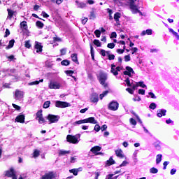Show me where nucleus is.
Wrapping results in <instances>:
<instances>
[{"label":"nucleus","mask_w":179,"mask_h":179,"mask_svg":"<svg viewBox=\"0 0 179 179\" xmlns=\"http://www.w3.org/2000/svg\"><path fill=\"white\" fill-rule=\"evenodd\" d=\"M118 107H120V104L118 102L114 101H111L108 106V110H110L111 111H117Z\"/></svg>","instance_id":"7"},{"label":"nucleus","mask_w":179,"mask_h":179,"mask_svg":"<svg viewBox=\"0 0 179 179\" xmlns=\"http://www.w3.org/2000/svg\"><path fill=\"white\" fill-rule=\"evenodd\" d=\"M36 120L40 124H45V119L43 117L42 110H40L36 113Z\"/></svg>","instance_id":"8"},{"label":"nucleus","mask_w":179,"mask_h":179,"mask_svg":"<svg viewBox=\"0 0 179 179\" xmlns=\"http://www.w3.org/2000/svg\"><path fill=\"white\" fill-rule=\"evenodd\" d=\"M13 107L14 108H15V110H20V106H17V105H16L15 103H13Z\"/></svg>","instance_id":"58"},{"label":"nucleus","mask_w":179,"mask_h":179,"mask_svg":"<svg viewBox=\"0 0 179 179\" xmlns=\"http://www.w3.org/2000/svg\"><path fill=\"white\" fill-rule=\"evenodd\" d=\"M107 47L108 48H110L111 50H113V48L115 47V44H114V43H110L107 45Z\"/></svg>","instance_id":"42"},{"label":"nucleus","mask_w":179,"mask_h":179,"mask_svg":"<svg viewBox=\"0 0 179 179\" xmlns=\"http://www.w3.org/2000/svg\"><path fill=\"white\" fill-rule=\"evenodd\" d=\"M13 45H15V41L14 39H12L9 41L8 45L6 47L7 50H10V48H13Z\"/></svg>","instance_id":"22"},{"label":"nucleus","mask_w":179,"mask_h":179,"mask_svg":"<svg viewBox=\"0 0 179 179\" xmlns=\"http://www.w3.org/2000/svg\"><path fill=\"white\" fill-rule=\"evenodd\" d=\"M94 34L97 38H99L100 36H101V31H100L99 29H96L94 31Z\"/></svg>","instance_id":"36"},{"label":"nucleus","mask_w":179,"mask_h":179,"mask_svg":"<svg viewBox=\"0 0 179 179\" xmlns=\"http://www.w3.org/2000/svg\"><path fill=\"white\" fill-rule=\"evenodd\" d=\"M55 107L59 108H65L66 107H71V103L65 101H57L55 102Z\"/></svg>","instance_id":"6"},{"label":"nucleus","mask_w":179,"mask_h":179,"mask_svg":"<svg viewBox=\"0 0 179 179\" xmlns=\"http://www.w3.org/2000/svg\"><path fill=\"white\" fill-rule=\"evenodd\" d=\"M36 26L39 29H43L44 27V24L41 22V21H37L36 22Z\"/></svg>","instance_id":"34"},{"label":"nucleus","mask_w":179,"mask_h":179,"mask_svg":"<svg viewBox=\"0 0 179 179\" xmlns=\"http://www.w3.org/2000/svg\"><path fill=\"white\" fill-rule=\"evenodd\" d=\"M107 94H108V90L104 91L102 94H101L99 95L101 100H103V98L106 97V96H107Z\"/></svg>","instance_id":"32"},{"label":"nucleus","mask_w":179,"mask_h":179,"mask_svg":"<svg viewBox=\"0 0 179 179\" xmlns=\"http://www.w3.org/2000/svg\"><path fill=\"white\" fill-rule=\"evenodd\" d=\"M155 146L156 149L159 150V149H160V141H157L156 143H155Z\"/></svg>","instance_id":"46"},{"label":"nucleus","mask_w":179,"mask_h":179,"mask_svg":"<svg viewBox=\"0 0 179 179\" xmlns=\"http://www.w3.org/2000/svg\"><path fill=\"white\" fill-rule=\"evenodd\" d=\"M59 115H55L52 114H49L46 117V119L49 121L50 124L57 123L58 121H59Z\"/></svg>","instance_id":"5"},{"label":"nucleus","mask_w":179,"mask_h":179,"mask_svg":"<svg viewBox=\"0 0 179 179\" xmlns=\"http://www.w3.org/2000/svg\"><path fill=\"white\" fill-rule=\"evenodd\" d=\"M156 107H157L156 103H151L150 106H149V108H150L151 110H155Z\"/></svg>","instance_id":"40"},{"label":"nucleus","mask_w":179,"mask_h":179,"mask_svg":"<svg viewBox=\"0 0 179 179\" xmlns=\"http://www.w3.org/2000/svg\"><path fill=\"white\" fill-rule=\"evenodd\" d=\"M99 83L105 89H107L108 87V84L106 83V80H107V74L104 73H99Z\"/></svg>","instance_id":"2"},{"label":"nucleus","mask_w":179,"mask_h":179,"mask_svg":"<svg viewBox=\"0 0 179 179\" xmlns=\"http://www.w3.org/2000/svg\"><path fill=\"white\" fill-rule=\"evenodd\" d=\"M138 94H145V90L140 89L138 90Z\"/></svg>","instance_id":"57"},{"label":"nucleus","mask_w":179,"mask_h":179,"mask_svg":"<svg viewBox=\"0 0 179 179\" xmlns=\"http://www.w3.org/2000/svg\"><path fill=\"white\" fill-rule=\"evenodd\" d=\"M110 38H117V33L116 32H112L110 35Z\"/></svg>","instance_id":"50"},{"label":"nucleus","mask_w":179,"mask_h":179,"mask_svg":"<svg viewBox=\"0 0 179 179\" xmlns=\"http://www.w3.org/2000/svg\"><path fill=\"white\" fill-rule=\"evenodd\" d=\"M78 136L69 134L66 136V141L67 142H69V143H73V144L79 143V138H80V134H78Z\"/></svg>","instance_id":"3"},{"label":"nucleus","mask_w":179,"mask_h":179,"mask_svg":"<svg viewBox=\"0 0 179 179\" xmlns=\"http://www.w3.org/2000/svg\"><path fill=\"white\" fill-rule=\"evenodd\" d=\"M65 73H66V75H69V76H72V75H73V71L72 70L66 71Z\"/></svg>","instance_id":"44"},{"label":"nucleus","mask_w":179,"mask_h":179,"mask_svg":"<svg viewBox=\"0 0 179 179\" xmlns=\"http://www.w3.org/2000/svg\"><path fill=\"white\" fill-rule=\"evenodd\" d=\"M10 34V31H9L8 29H6V34L4 35V37H8Z\"/></svg>","instance_id":"55"},{"label":"nucleus","mask_w":179,"mask_h":179,"mask_svg":"<svg viewBox=\"0 0 179 179\" xmlns=\"http://www.w3.org/2000/svg\"><path fill=\"white\" fill-rule=\"evenodd\" d=\"M120 17H121V14L120 13H115L114 15V19L116 22L120 20Z\"/></svg>","instance_id":"29"},{"label":"nucleus","mask_w":179,"mask_h":179,"mask_svg":"<svg viewBox=\"0 0 179 179\" xmlns=\"http://www.w3.org/2000/svg\"><path fill=\"white\" fill-rule=\"evenodd\" d=\"M61 52V55H65V54H66V48H63L60 50Z\"/></svg>","instance_id":"52"},{"label":"nucleus","mask_w":179,"mask_h":179,"mask_svg":"<svg viewBox=\"0 0 179 179\" xmlns=\"http://www.w3.org/2000/svg\"><path fill=\"white\" fill-rule=\"evenodd\" d=\"M35 50H36V52H43V45H41V43L38 41L35 42Z\"/></svg>","instance_id":"11"},{"label":"nucleus","mask_w":179,"mask_h":179,"mask_svg":"<svg viewBox=\"0 0 179 179\" xmlns=\"http://www.w3.org/2000/svg\"><path fill=\"white\" fill-rule=\"evenodd\" d=\"M76 2L77 3L78 8H80V9H83V8H86V3H83V2L79 3L78 1H76Z\"/></svg>","instance_id":"24"},{"label":"nucleus","mask_w":179,"mask_h":179,"mask_svg":"<svg viewBox=\"0 0 179 179\" xmlns=\"http://www.w3.org/2000/svg\"><path fill=\"white\" fill-rule=\"evenodd\" d=\"M116 52L117 54H124V49H117Z\"/></svg>","instance_id":"53"},{"label":"nucleus","mask_w":179,"mask_h":179,"mask_svg":"<svg viewBox=\"0 0 179 179\" xmlns=\"http://www.w3.org/2000/svg\"><path fill=\"white\" fill-rule=\"evenodd\" d=\"M52 178H55V175L54 174L53 172H49L42 176V179H52Z\"/></svg>","instance_id":"13"},{"label":"nucleus","mask_w":179,"mask_h":179,"mask_svg":"<svg viewBox=\"0 0 179 179\" xmlns=\"http://www.w3.org/2000/svg\"><path fill=\"white\" fill-rule=\"evenodd\" d=\"M110 72H111V73H113V75H115V76H117V75H118V71H117L115 64H111Z\"/></svg>","instance_id":"21"},{"label":"nucleus","mask_w":179,"mask_h":179,"mask_svg":"<svg viewBox=\"0 0 179 179\" xmlns=\"http://www.w3.org/2000/svg\"><path fill=\"white\" fill-rule=\"evenodd\" d=\"M126 90L128 92V93H130V94H134V90L131 88H127Z\"/></svg>","instance_id":"54"},{"label":"nucleus","mask_w":179,"mask_h":179,"mask_svg":"<svg viewBox=\"0 0 179 179\" xmlns=\"http://www.w3.org/2000/svg\"><path fill=\"white\" fill-rule=\"evenodd\" d=\"M7 12H8V19H9L10 20H12V17H13V15H15V11H13V10H10L9 8L7 9Z\"/></svg>","instance_id":"19"},{"label":"nucleus","mask_w":179,"mask_h":179,"mask_svg":"<svg viewBox=\"0 0 179 179\" xmlns=\"http://www.w3.org/2000/svg\"><path fill=\"white\" fill-rule=\"evenodd\" d=\"M169 162H164V170H166V169H167V165L169 164Z\"/></svg>","instance_id":"62"},{"label":"nucleus","mask_w":179,"mask_h":179,"mask_svg":"<svg viewBox=\"0 0 179 179\" xmlns=\"http://www.w3.org/2000/svg\"><path fill=\"white\" fill-rule=\"evenodd\" d=\"M90 19H96V14L94 13V11L92 10L90 12Z\"/></svg>","instance_id":"39"},{"label":"nucleus","mask_w":179,"mask_h":179,"mask_svg":"<svg viewBox=\"0 0 179 179\" xmlns=\"http://www.w3.org/2000/svg\"><path fill=\"white\" fill-rule=\"evenodd\" d=\"M70 62L68 60H63L61 62V64L64 66H68L69 65Z\"/></svg>","instance_id":"38"},{"label":"nucleus","mask_w":179,"mask_h":179,"mask_svg":"<svg viewBox=\"0 0 179 179\" xmlns=\"http://www.w3.org/2000/svg\"><path fill=\"white\" fill-rule=\"evenodd\" d=\"M42 15L43 16V17H49V16H50V15H48V14H47L44 11L42 12Z\"/></svg>","instance_id":"63"},{"label":"nucleus","mask_w":179,"mask_h":179,"mask_svg":"<svg viewBox=\"0 0 179 179\" xmlns=\"http://www.w3.org/2000/svg\"><path fill=\"white\" fill-rule=\"evenodd\" d=\"M40 156V150H34L33 152V157L36 159V157H38Z\"/></svg>","instance_id":"28"},{"label":"nucleus","mask_w":179,"mask_h":179,"mask_svg":"<svg viewBox=\"0 0 179 179\" xmlns=\"http://www.w3.org/2000/svg\"><path fill=\"white\" fill-rule=\"evenodd\" d=\"M127 71L129 72V73H135V71H134V69L131 67L127 66L126 67Z\"/></svg>","instance_id":"41"},{"label":"nucleus","mask_w":179,"mask_h":179,"mask_svg":"<svg viewBox=\"0 0 179 179\" xmlns=\"http://www.w3.org/2000/svg\"><path fill=\"white\" fill-rule=\"evenodd\" d=\"M131 50L133 51L132 54H134V52H136L138 51V48H132Z\"/></svg>","instance_id":"64"},{"label":"nucleus","mask_w":179,"mask_h":179,"mask_svg":"<svg viewBox=\"0 0 179 179\" xmlns=\"http://www.w3.org/2000/svg\"><path fill=\"white\" fill-rule=\"evenodd\" d=\"M129 121H130V124H131V125H136V120H135V119L130 118Z\"/></svg>","instance_id":"47"},{"label":"nucleus","mask_w":179,"mask_h":179,"mask_svg":"<svg viewBox=\"0 0 179 179\" xmlns=\"http://www.w3.org/2000/svg\"><path fill=\"white\" fill-rule=\"evenodd\" d=\"M94 44L96 45V47H101V43L97 39L94 40Z\"/></svg>","instance_id":"37"},{"label":"nucleus","mask_w":179,"mask_h":179,"mask_svg":"<svg viewBox=\"0 0 179 179\" xmlns=\"http://www.w3.org/2000/svg\"><path fill=\"white\" fill-rule=\"evenodd\" d=\"M101 150V147L97 145L91 148L90 152H92V153L95 155V156H97V155H100V152H100Z\"/></svg>","instance_id":"12"},{"label":"nucleus","mask_w":179,"mask_h":179,"mask_svg":"<svg viewBox=\"0 0 179 179\" xmlns=\"http://www.w3.org/2000/svg\"><path fill=\"white\" fill-rule=\"evenodd\" d=\"M148 94L151 96V99H156V96L155 94H153V92H149Z\"/></svg>","instance_id":"61"},{"label":"nucleus","mask_w":179,"mask_h":179,"mask_svg":"<svg viewBox=\"0 0 179 179\" xmlns=\"http://www.w3.org/2000/svg\"><path fill=\"white\" fill-rule=\"evenodd\" d=\"M69 153H71L70 151L59 150V156H65V155H69Z\"/></svg>","instance_id":"27"},{"label":"nucleus","mask_w":179,"mask_h":179,"mask_svg":"<svg viewBox=\"0 0 179 179\" xmlns=\"http://www.w3.org/2000/svg\"><path fill=\"white\" fill-rule=\"evenodd\" d=\"M162 155L161 154H159L157 155V158H156L157 164H159V163L162 162Z\"/></svg>","instance_id":"31"},{"label":"nucleus","mask_w":179,"mask_h":179,"mask_svg":"<svg viewBox=\"0 0 179 179\" xmlns=\"http://www.w3.org/2000/svg\"><path fill=\"white\" fill-rule=\"evenodd\" d=\"M166 113H167V110H164V109H161L157 110V117H163V115H166Z\"/></svg>","instance_id":"17"},{"label":"nucleus","mask_w":179,"mask_h":179,"mask_svg":"<svg viewBox=\"0 0 179 179\" xmlns=\"http://www.w3.org/2000/svg\"><path fill=\"white\" fill-rule=\"evenodd\" d=\"M136 86H140V87H143V89L146 88V85H145L143 83V81H141L138 83H136Z\"/></svg>","instance_id":"30"},{"label":"nucleus","mask_w":179,"mask_h":179,"mask_svg":"<svg viewBox=\"0 0 179 179\" xmlns=\"http://www.w3.org/2000/svg\"><path fill=\"white\" fill-rule=\"evenodd\" d=\"M91 103H97L99 101V94L94 93L90 96Z\"/></svg>","instance_id":"14"},{"label":"nucleus","mask_w":179,"mask_h":179,"mask_svg":"<svg viewBox=\"0 0 179 179\" xmlns=\"http://www.w3.org/2000/svg\"><path fill=\"white\" fill-rule=\"evenodd\" d=\"M94 129V131H96V132H99V131H100V129H101V127H100V126L99 124H96Z\"/></svg>","instance_id":"45"},{"label":"nucleus","mask_w":179,"mask_h":179,"mask_svg":"<svg viewBox=\"0 0 179 179\" xmlns=\"http://www.w3.org/2000/svg\"><path fill=\"white\" fill-rule=\"evenodd\" d=\"M108 57L109 61H113L115 58V56L114 55H108Z\"/></svg>","instance_id":"49"},{"label":"nucleus","mask_w":179,"mask_h":179,"mask_svg":"<svg viewBox=\"0 0 179 179\" xmlns=\"http://www.w3.org/2000/svg\"><path fill=\"white\" fill-rule=\"evenodd\" d=\"M71 59L73 62H75L76 64H77V65H79V60H78V54L73 53L71 55Z\"/></svg>","instance_id":"18"},{"label":"nucleus","mask_w":179,"mask_h":179,"mask_svg":"<svg viewBox=\"0 0 179 179\" xmlns=\"http://www.w3.org/2000/svg\"><path fill=\"white\" fill-rule=\"evenodd\" d=\"M20 27H21V29H23L24 30H27V22L22 21L20 23Z\"/></svg>","instance_id":"25"},{"label":"nucleus","mask_w":179,"mask_h":179,"mask_svg":"<svg viewBox=\"0 0 179 179\" xmlns=\"http://www.w3.org/2000/svg\"><path fill=\"white\" fill-rule=\"evenodd\" d=\"M51 104V101H47L43 103V108H48V107H50V105Z\"/></svg>","instance_id":"35"},{"label":"nucleus","mask_w":179,"mask_h":179,"mask_svg":"<svg viewBox=\"0 0 179 179\" xmlns=\"http://www.w3.org/2000/svg\"><path fill=\"white\" fill-rule=\"evenodd\" d=\"M115 155L117 157H120V159H124V157H125L124 155V152H122V150L121 149L116 150Z\"/></svg>","instance_id":"15"},{"label":"nucleus","mask_w":179,"mask_h":179,"mask_svg":"<svg viewBox=\"0 0 179 179\" xmlns=\"http://www.w3.org/2000/svg\"><path fill=\"white\" fill-rule=\"evenodd\" d=\"M23 96H24L23 91H20L19 90H15V96L16 100H20V99H23Z\"/></svg>","instance_id":"9"},{"label":"nucleus","mask_w":179,"mask_h":179,"mask_svg":"<svg viewBox=\"0 0 179 179\" xmlns=\"http://www.w3.org/2000/svg\"><path fill=\"white\" fill-rule=\"evenodd\" d=\"M79 171H82V168H78V169H73L71 170H69L70 173H72L73 176H78V173Z\"/></svg>","instance_id":"20"},{"label":"nucleus","mask_w":179,"mask_h":179,"mask_svg":"<svg viewBox=\"0 0 179 179\" xmlns=\"http://www.w3.org/2000/svg\"><path fill=\"white\" fill-rule=\"evenodd\" d=\"M87 17H85L84 19L82 20V24H86V23H87Z\"/></svg>","instance_id":"56"},{"label":"nucleus","mask_w":179,"mask_h":179,"mask_svg":"<svg viewBox=\"0 0 179 179\" xmlns=\"http://www.w3.org/2000/svg\"><path fill=\"white\" fill-rule=\"evenodd\" d=\"M130 1V9L132 12V13H141L142 15V13L139 10V6H136L135 4V1L136 0H129Z\"/></svg>","instance_id":"4"},{"label":"nucleus","mask_w":179,"mask_h":179,"mask_svg":"<svg viewBox=\"0 0 179 179\" xmlns=\"http://www.w3.org/2000/svg\"><path fill=\"white\" fill-rule=\"evenodd\" d=\"M125 82H126L127 86L131 87V82L129 81V78H127L125 80Z\"/></svg>","instance_id":"59"},{"label":"nucleus","mask_w":179,"mask_h":179,"mask_svg":"<svg viewBox=\"0 0 179 179\" xmlns=\"http://www.w3.org/2000/svg\"><path fill=\"white\" fill-rule=\"evenodd\" d=\"M101 131H106L107 129V124H103L101 127Z\"/></svg>","instance_id":"60"},{"label":"nucleus","mask_w":179,"mask_h":179,"mask_svg":"<svg viewBox=\"0 0 179 179\" xmlns=\"http://www.w3.org/2000/svg\"><path fill=\"white\" fill-rule=\"evenodd\" d=\"M159 172V170H157V169L152 167L150 169V173H151V174H157V173Z\"/></svg>","instance_id":"33"},{"label":"nucleus","mask_w":179,"mask_h":179,"mask_svg":"<svg viewBox=\"0 0 179 179\" xmlns=\"http://www.w3.org/2000/svg\"><path fill=\"white\" fill-rule=\"evenodd\" d=\"M25 47L26 48H30L31 47V44H30V41H25Z\"/></svg>","instance_id":"43"},{"label":"nucleus","mask_w":179,"mask_h":179,"mask_svg":"<svg viewBox=\"0 0 179 179\" xmlns=\"http://www.w3.org/2000/svg\"><path fill=\"white\" fill-rule=\"evenodd\" d=\"M124 61L125 62H129V61H131V56L129 55L124 56Z\"/></svg>","instance_id":"48"},{"label":"nucleus","mask_w":179,"mask_h":179,"mask_svg":"<svg viewBox=\"0 0 179 179\" xmlns=\"http://www.w3.org/2000/svg\"><path fill=\"white\" fill-rule=\"evenodd\" d=\"M80 125V124H97V120L93 117L75 122L74 125Z\"/></svg>","instance_id":"1"},{"label":"nucleus","mask_w":179,"mask_h":179,"mask_svg":"<svg viewBox=\"0 0 179 179\" xmlns=\"http://www.w3.org/2000/svg\"><path fill=\"white\" fill-rule=\"evenodd\" d=\"M107 166H111L115 164V161L113 159V157H110V159L106 162Z\"/></svg>","instance_id":"23"},{"label":"nucleus","mask_w":179,"mask_h":179,"mask_svg":"<svg viewBox=\"0 0 179 179\" xmlns=\"http://www.w3.org/2000/svg\"><path fill=\"white\" fill-rule=\"evenodd\" d=\"M61 88V84L57 82H51L49 84V89H60Z\"/></svg>","instance_id":"10"},{"label":"nucleus","mask_w":179,"mask_h":179,"mask_svg":"<svg viewBox=\"0 0 179 179\" xmlns=\"http://www.w3.org/2000/svg\"><path fill=\"white\" fill-rule=\"evenodd\" d=\"M127 164H128V162L124 161V162L119 166V167H125V166H127Z\"/></svg>","instance_id":"51"},{"label":"nucleus","mask_w":179,"mask_h":179,"mask_svg":"<svg viewBox=\"0 0 179 179\" xmlns=\"http://www.w3.org/2000/svg\"><path fill=\"white\" fill-rule=\"evenodd\" d=\"M43 82H44V80L41 79L39 81L36 80V81H34V82L29 83V86H34V85H38L40 83H43Z\"/></svg>","instance_id":"26"},{"label":"nucleus","mask_w":179,"mask_h":179,"mask_svg":"<svg viewBox=\"0 0 179 179\" xmlns=\"http://www.w3.org/2000/svg\"><path fill=\"white\" fill-rule=\"evenodd\" d=\"M15 121L20 122V124H24V115H20L16 117Z\"/></svg>","instance_id":"16"}]
</instances>
